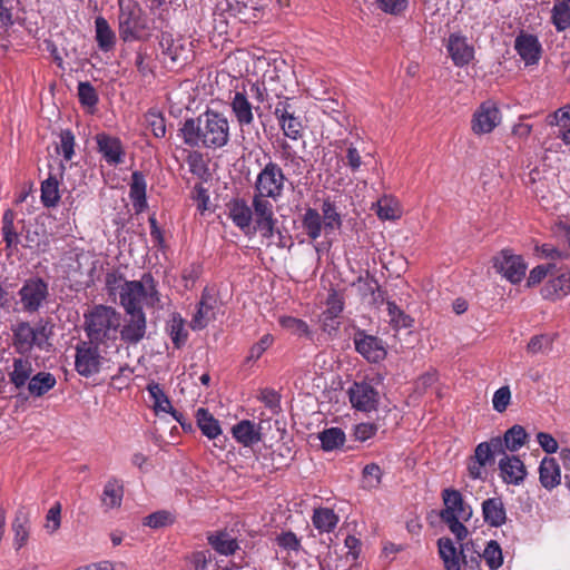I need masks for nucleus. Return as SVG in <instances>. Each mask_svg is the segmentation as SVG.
I'll list each match as a JSON object with an SVG mask.
<instances>
[{
	"label": "nucleus",
	"mask_w": 570,
	"mask_h": 570,
	"mask_svg": "<svg viewBox=\"0 0 570 570\" xmlns=\"http://www.w3.org/2000/svg\"><path fill=\"white\" fill-rule=\"evenodd\" d=\"M374 207L376 215L381 219H395L399 217L396 205L386 198L380 199Z\"/></svg>",
	"instance_id": "60"
},
{
	"label": "nucleus",
	"mask_w": 570,
	"mask_h": 570,
	"mask_svg": "<svg viewBox=\"0 0 570 570\" xmlns=\"http://www.w3.org/2000/svg\"><path fill=\"white\" fill-rule=\"evenodd\" d=\"M83 318V330L89 341L102 345L105 348L117 341L121 315L114 307L95 305L85 313Z\"/></svg>",
	"instance_id": "3"
},
{
	"label": "nucleus",
	"mask_w": 570,
	"mask_h": 570,
	"mask_svg": "<svg viewBox=\"0 0 570 570\" xmlns=\"http://www.w3.org/2000/svg\"><path fill=\"white\" fill-rule=\"evenodd\" d=\"M482 514L485 523L501 527L507 521V512L501 498H490L482 502Z\"/></svg>",
	"instance_id": "24"
},
{
	"label": "nucleus",
	"mask_w": 570,
	"mask_h": 570,
	"mask_svg": "<svg viewBox=\"0 0 570 570\" xmlns=\"http://www.w3.org/2000/svg\"><path fill=\"white\" fill-rule=\"evenodd\" d=\"M301 222L303 229L312 240L321 237L324 227L322 216L317 209L311 207L305 209Z\"/></svg>",
	"instance_id": "40"
},
{
	"label": "nucleus",
	"mask_w": 570,
	"mask_h": 570,
	"mask_svg": "<svg viewBox=\"0 0 570 570\" xmlns=\"http://www.w3.org/2000/svg\"><path fill=\"white\" fill-rule=\"evenodd\" d=\"M57 381L49 372H39L28 383V391L32 396L40 397L55 387Z\"/></svg>",
	"instance_id": "38"
},
{
	"label": "nucleus",
	"mask_w": 570,
	"mask_h": 570,
	"mask_svg": "<svg viewBox=\"0 0 570 570\" xmlns=\"http://www.w3.org/2000/svg\"><path fill=\"white\" fill-rule=\"evenodd\" d=\"M551 21L561 32L570 28V3L554 1L551 10Z\"/></svg>",
	"instance_id": "48"
},
{
	"label": "nucleus",
	"mask_w": 570,
	"mask_h": 570,
	"mask_svg": "<svg viewBox=\"0 0 570 570\" xmlns=\"http://www.w3.org/2000/svg\"><path fill=\"white\" fill-rule=\"evenodd\" d=\"M502 120L501 111L493 100L483 101L474 111L471 120V129L475 135L492 132Z\"/></svg>",
	"instance_id": "9"
},
{
	"label": "nucleus",
	"mask_w": 570,
	"mask_h": 570,
	"mask_svg": "<svg viewBox=\"0 0 570 570\" xmlns=\"http://www.w3.org/2000/svg\"><path fill=\"white\" fill-rule=\"evenodd\" d=\"M324 451H333L345 442V433L340 428H330L318 434Z\"/></svg>",
	"instance_id": "49"
},
{
	"label": "nucleus",
	"mask_w": 570,
	"mask_h": 570,
	"mask_svg": "<svg viewBox=\"0 0 570 570\" xmlns=\"http://www.w3.org/2000/svg\"><path fill=\"white\" fill-rule=\"evenodd\" d=\"M494 267L512 284L520 283L525 275L527 265L520 255H514L508 249L501 253L494 259Z\"/></svg>",
	"instance_id": "11"
},
{
	"label": "nucleus",
	"mask_w": 570,
	"mask_h": 570,
	"mask_svg": "<svg viewBox=\"0 0 570 570\" xmlns=\"http://www.w3.org/2000/svg\"><path fill=\"white\" fill-rule=\"evenodd\" d=\"M179 131L187 146L214 150L225 147L230 136L227 117L209 109L186 119Z\"/></svg>",
	"instance_id": "1"
},
{
	"label": "nucleus",
	"mask_w": 570,
	"mask_h": 570,
	"mask_svg": "<svg viewBox=\"0 0 570 570\" xmlns=\"http://www.w3.org/2000/svg\"><path fill=\"white\" fill-rule=\"evenodd\" d=\"M147 391L154 401L153 406L157 413L158 412L170 413L177 422H180V417L183 416V414L177 412L173 407L168 396L165 394L160 384H158L156 382H151L148 384Z\"/></svg>",
	"instance_id": "26"
},
{
	"label": "nucleus",
	"mask_w": 570,
	"mask_h": 570,
	"mask_svg": "<svg viewBox=\"0 0 570 570\" xmlns=\"http://www.w3.org/2000/svg\"><path fill=\"white\" fill-rule=\"evenodd\" d=\"M387 312L391 322L397 327H410L413 320L406 315L394 302H387Z\"/></svg>",
	"instance_id": "58"
},
{
	"label": "nucleus",
	"mask_w": 570,
	"mask_h": 570,
	"mask_svg": "<svg viewBox=\"0 0 570 570\" xmlns=\"http://www.w3.org/2000/svg\"><path fill=\"white\" fill-rule=\"evenodd\" d=\"M13 346L19 354L29 353L36 345L33 327L28 322H21L12 328Z\"/></svg>",
	"instance_id": "23"
},
{
	"label": "nucleus",
	"mask_w": 570,
	"mask_h": 570,
	"mask_svg": "<svg viewBox=\"0 0 570 570\" xmlns=\"http://www.w3.org/2000/svg\"><path fill=\"white\" fill-rule=\"evenodd\" d=\"M229 217L242 230L248 228L253 220L252 208L243 199H235L228 204Z\"/></svg>",
	"instance_id": "29"
},
{
	"label": "nucleus",
	"mask_w": 570,
	"mask_h": 570,
	"mask_svg": "<svg viewBox=\"0 0 570 570\" xmlns=\"http://www.w3.org/2000/svg\"><path fill=\"white\" fill-rule=\"evenodd\" d=\"M556 268L554 263H549L547 265H538L533 269H531L527 285L529 287L534 286L539 284L549 273L552 272V269Z\"/></svg>",
	"instance_id": "64"
},
{
	"label": "nucleus",
	"mask_w": 570,
	"mask_h": 570,
	"mask_svg": "<svg viewBox=\"0 0 570 570\" xmlns=\"http://www.w3.org/2000/svg\"><path fill=\"white\" fill-rule=\"evenodd\" d=\"M287 178L282 167L269 160L258 173L254 184V195L269 197L273 200H278L285 189Z\"/></svg>",
	"instance_id": "5"
},
{
	"label": "nucleus",
	"mask_w": 570,
	"mask_h": 570,
	"mask_svg": "<svg viewBox=\"0 0 570 570\" xmlns=\"http://www.w3.org/2000/svg\"><path fill=\"white\" fill-rule=\"evenodd\" d=\"M439 553L445 570H461V556L450 538L438 540Z\"/></svg>",
	"instance_id": "28"
},
{
	"label": "nucleus",
	"mask_w": 570,
	"mask_h": 570,
	"mask_svg": "<svg viewBox=\"0 0 570 570\" xmlns=\"http://www.w3.org/2000/svg\"><path fill=\"white\" fill-rule=\"evenodd\" d=\"M124 488L119 480L110 479L104 488L101 502L106 509L119 508L121 505Z\"/></svg>",
	"instance_id": "41"
},
{
	"label": "nucleus",
	"mask_w": 570,
	"mask_h": 570,
	"mask_svg": "<svg viewBox=\"0 0 570 570\" xmlns=\"http://www.w3.org/2000/svg\"><path fill=\"white\" fill-rule=\"evenodd\" d=\"M383 472L376 463L366 464L362 471V488L366 490L377 489L382 482Z\"/></svg>",
	"instance_id": "51"
},
{
	"label": "nucleus",
	"mask_w": 570,
	"mask_h": 570,
	"mask_svg": "<svg viewBox=\"0 0 570 570\" xmlns=\"http://www.w3.org/2000/svg\"><path fill=\"white\" fill-rule=\"evenodd\" d=\"M273 342L274 337L271 334L263 335L261 340L250 347L246 361L252 362L258 360L264 352L272 346Z\"/></svg>",
	"instance_id": "61"
},
{
	"label": "nucleus",
	"mask_w": 570,
	"mask_h": 570,
	"mask_svg": "<svg viewBox=\"0 0 570 570\" xmlns=\"http://www.w3.org/2000/svg\"><path fill=\"white\" fill-rule=\"evenodd\" d=\"M166 331L175 347L180 348L187 341L188 333L185 330V320L180 314L174 313L167 323Z\"/></svg>",
	"instance_id": "43"
},
{
	"label": "nucleus",
	"mask_w": 570,
	"mask_h": 570,
	"mask_svg": "<svg viewBox=\"0 0 570 570\" xmlns=\"http://www.w3.org/2000/svg\"><path fill=\"white\" fill-rule=\"evenodd\" d=\"M59 181L57 175L50 173L41 184V202L45 207H55L59 203Z\"/></svg>",
	"instance_id": "44"
},
{
	"label": "nucleus",
	"mask_w": 570,
	"mask_h": 570,
	"mask_svg": "<svg viewBox=\"0 0 570 570\" xmlns=\"http://www.w3.org/2000/svg\"><path fill=\"white\" fill-rule=\"evenodd\" d=\"M539 480L547 490H552L561 482V471L553 458H543L539 466Z\"/></svg>",
	"instance_id": "25"
},
{
	"label": "nucleus",
	"mask_w": 570,
	"mask_h": 570,
	"mask_svg": "<svg viewBox=\"0 0 570 570\" xmlns=\"http://www.w3.org/2000/svg\"><path fill=\"white\" fill-rule=\"evenodd\" d=\"M484 559L491 570L499 569L503 563V556L500 544L495 540H490L484 548L481 560Z\"/></svg>",
	"instance_id": "52"
},
{
	"label": "nucleus",
	"mask_w": 570,
	"mask_h": 570,
	"mask_svg": "<svg viewBox=\"0 0 570 570\" xmlns=\"http://www.w3.org/2000/svg\"><path fill=\"white\" fill-rule=\"evenodd\" d=\"M60 145L57 147L58 153L63 155L65 160H71L73 157L75 150V136L71 130L66 129L61 130L60 135Z\"/></svg>",
	"instance_id": "57"
},
{
	"label": "nucleus",
	"mask_w": 570,
	"mask_h": 570,
	"mask_svg": "<svg viewBox=\"0 0 570 570\" xmlns=\"http://www.w3.org/2000/svg\"><path fill=\"white\" fill-rule=\"evenodd\" d=\"M174 521L171 514L167 511H157L144 519V525L150 527L153 529H159L171 524Z\"/></svg>",
	"instance_id": "59"
},
{
	"label": "nucleus",
	"mask_w": 570,
	"mask_h": 570,
	"mask_svg": "<svg viewBox=\"0 0 570 570\" xmlns=\"http://www.w3.org/2000/svg\"><path fill=\"white\" fill-rule=\"evenodd\" d=\"M269 197L254 195L252 202V212L255 225L275 219L273 204Z\"/></svg>",
	"instance_id": "45"
},
{
	"label": "nucleus",
	"mask_w": 570,
	"mask_h": 570,
	"mask_svg": "<svg viewBox=\"0 0 570 570\" xmlns=\"http://www.w3.org/2000/svg\"><path fill=\"white\" fill-rule=\"evenodd\" d=\"M95 27L98 48L104 52L111 51L116 45V33L110 28L108 21L104 17H97Z\"/></svg>",
	"instance_id": "31"
},
{
	"label": "nucleus",
	"mask_w": 570,
	"mask_h": 570,
	"mask_svg": "<svg viewBox=\"0 0 570 570\" xmlns=\"http://www.w3.org/2000/svg\"><path fill=\"white\" fill-rule=\"evenodd\" d=\"M527 439L528 433L524 428L519 424L513 425L507 430L503 438H501L503 454L507 453V450L510 452H517L525 444Z\"/></svg>",
	"instance_id": "37"
},
{
	"label": "nucleus",
	"mask_w": 570,
	"mask_h": 570,
	"mask_svg": "<svg viewBox=\"0 0 570 570\" xmlns=\"http://www.w3.org/2000/svg\"><path fill=\"white\" fill-rule=\"evenodd\" d=\"M207 540L212 548L223 556H232L239 548L237 540L223 531L208 534Z\"/></svg>",
	"instance_id": "35"
},
{
	"label": "nucleus",
	"mask_w": 570,
	"mask_h": 570,
	"mask_svg": "<svg viewBox=\"0 0 570 570\" xmlns=\"http://www.w3.org/2000/svg\"><path fill=\"white\" fill-rule=\"evenodd\" d=\"M514 49L525 65H534L540 59L541 45L538 38L533 35L521 32L517 36Z\"/></svg>",
	"instance_id": "21"
},
{
	"label": "nucleus",
	"mask_w": 570,
	"mask_h": 570,
	"mask_svg": "<svg viewBox=\"0 0 570 570\" xmlns=\"http://www.w3.org/2000/svg\"><path fill=\"white\" fill-rule=\"evenodd\" d=\"M48 294V284L40 277L26 279L18 292L22 309L27 313L38 312Z\"/></svg>",
	"instance_id": "8"
},
{
	"label": "nucleus",
	"mask_w": 570,
	"mask_h": 570,
	"mask_svg": "<svg viewBox=\"0 0 570 570\" xmlns=\"http://www.w3.org/2000/svg\"><path fill=\"white\" fill-rule=\"evenodd\" d=\"M98 150L102 154L105 160L110 165L124 163V147L119 138L107 134H98L96 136Z\"/></svg>",
	"instance_id": "20"
},
{
	"label": "nucleus",
	"mask_w": 570,
	"mask_h": 570,
	"mask_svg": "<svg viewBox=\"0 0 570 570\" xmlns=\"http://www.w3.org/2000/svg\"><path fill=\"white\" fill-rule=\"evenodd\" d=\"M145 120L156 138L165 137L166 122L164 116L159 111L155 109L148 110L145 115Z\"/></svg>",
	"instance_id": "54"
},
{
	"label": "nucleus",
	"mask_w": 570,
	"mask_h": 570,
	"mask_svg": "<svg viewBox=\"0 0 570 570\" xmlns=\"http://www.w3.org/2000/svg\"><path fill=\"white\" fill-rule=\"evenodd\" d=\"M448 52L456 67H464L474 57V49L468 43L466 37L459 33H451L446 43Z\"/></svg>",
	"instance_id": "18"
},
{
	"label": "nucleus",
	"mask_w": 570,
	"mask_h": 570,
	"mask_svg": "<svg viewBox=\"0 0 570 570\" xmlns=\"http://www.w3.org/2000/svg\"><path fill=\"white\" fill-rule=\"evenodd\" d=\"M503 455L501 436H493L489 441L479 443L473 455L469 458L468 472L473 480L484 479V469L495 463V456Z\"/></svg>",
	"instance_id": "4"
},
{
	"label": "nucleus",
	"mask_w": 570,
	"mask_h": 570,
	"mask_svg": "<svg viewBox=\"0 0 570 570\" xmlns=\"http://www.w3.org/2000/svg\"><path fill=\"white\" fill-rule=\"evenodd\" d=\"M229 105L232 112L242 129L253 124L254 111L259 110V107H254L252 105L245 91H235Z\"/></svg>",
	"instance_id": "19"
},
{
	"label": "nucleus",
	"mask_w": 570,
	"mask_h": 570,
	"mask_svg": "<svg viewBox=\"0 0 570 570\" xmlns=\"http://www.w3.org/2000/svg\"><path fill=\"white\" fill-rule=\"evenodd\" d=\"M498 465L500 475L507 484L520 485L527 476L525 465L517 455L504 453Z\"/></svg>",
	"instance_id": "16"
},
{
	"label": "nucleus",
	"mask_w": 570,
	"mask_h": 570,
	"mask_svg": "<svg viewBox=\"0 0 570 570\" xmlns=\"http://www.w3.org/2000/svg\"><path fill=\"white\" fill-rule=\"evenodd\" d=\"M352 286L356 287L360 295L371 304H382L385 299L377 281L371 277L367 272L365 275H360Z\"/></svg>",
	"instance_id": "22"
},
{
	"label": "nucleus",
	"mask_w": 570,
	"mask_h": 570,
	"mask_svg": "<svg viewBox=\"0 0 570 570\" xmlns=\"http://www.w3.org/2000/svg\"><path fill=\"white\" fill-rule=\"evenodd\" d=\"M570 293V272L548 281L541 288L543 298L556 301Z\"/></svg>",
	"instance_id": "27"
},
{
	"label": "nucleus",
	"mask_w": 570,
	"mask_h": 570,
	"mask_svg": "<svg viewBox=\"0 0 570 570\" xmlns=\"http://www.w3.org/2000/svg\"><path fill=\"white\" fill-rule=\"evenodd\" d=\"M281 325L291 333L298 336H309L311 334L307 323L299 318L292 316L282 317Z\"/></svg>",
	"instance_id": "55"
},
{
	"label": "nucleus",
	"mask_w": 570,
	"mask_h": 570,
	"mask_svg": "<svg viewBox=\"0 0 570 570\" xmlns=\"http://www.w3.org/2000/svg\"><path fill=\"white\" fill-rule=\"evenodd\" d=\"M129 196L136 212H142L147 207L146 179L141 171H134L131 174Z\"/></svg>",
	"instance_id": "30"
},
{
	"label": "nucleus",
	"mask_w": 570,
	"mask_h": 570,
	"mask_svg": "<svg viewBox=\"0 0 570 570\" xmlns=\"http://www.w3.org/2000/svg\"><path fill=\"white\" fill-rule=\"evenodd\" d=\"M101 347L102 345H98L89 340L77 344L75 368L79 375L90 377L99 373L104 360Z\"/></svg>",
	"instance_id": "6"
},
{
	"label": "nucleus",
	"mask_w": 570,
	"mask_h": 570,
	"mask_svg": "<svg viewBox=\"0 0 570 570\" xmlns=\"http://www.w3.org/2000/svg\"><path fill=\"white\" fill-rule=\"evenodd\" d=\"M326 306L327 308L322 313L323 315H330V317H338V315L343 312L344 308V302L342 296L337 292L333 291L327 296Z\"/></svg>",
	"instance_id": "62"
},
{
	"label": "nucleus",
	"mask_w": 570,
	"mask_h": 570,
	"mask_svg": "<svg viewBox=\"0 0 570 570\" xmlns=\"http://www.w3.org/2000/svg\"><path fill=\"white\" fill-rule=\"evenodd\" d=\"M14 216L12 209H7L2 217V235L8 248L16 246L19 242L18 234L13 226Z\"/></svg>",
	"instance_id": "53"
},
{
	"label": "nucleus",
	"mask_w": 570,
	"mask_h": 570,
	"mask_svg": "<svg viewBox=\"0 0 570 570\" xmlns=\"http://www.w3.org/2000/svg\"><path fill=\"white\" fill-rule=\"evenodd\" d=\"M119 35L124 41L138 38L139 31L144 28L141 22V8L131 0L119 1Z\"/></svg>",
	"instance_id": "7"
},
{
	"label": "nucleus",
	"mask_w": 570,
	"mask_h": 570,
	"mask_svg": "<svg viewBox=\"0 0 570 570\" xmlns=\"http://www.w3.org/2000/svg\"><path fill=\"white\" fill-rule=\"evenodd\" d=\"M106 285L110 295L118 291L119 304L126 313L142 311V302L149 307L160 303L157 283L150 273H145L140 281H122L108 274Z\"/></svg>",
	"instance_id": "2"
},
{
	"label": "nucleus",
	"mask_w": 570,
	"mask_h": 570,
	"mask_svg": "<svg viewBox=\"0 0 570 570\" xmlns=\"http://www.w3.org/2000/svg\"><path fill=\"white\" fill-rule=\"evenodd\" d=\"M32 364L28 358H14L12 364V371L9 373L10 382L17 387L21 389L26 386L27 382L32 377Z\"/></svg>",
	"instance_id": "33"
},
{
	"label": "nucleus",
	"mask_w": 570,
	"mask_h": 570,
	"mask_svg": "<svg viewBox=\"0 0 570 570\" xmlns=\"http://www.w3.org/2000/svg\"><path fill=\"white\" fill-rule=\"evenodd\" d=\"M78 98L81 105L94 107L98 102V95L94 86L88 81H81L78 85Z\"/></svg>",
	"instance_id": "56"
},
{
	"label": "nucleus",
	"mask_w": 570,
	"mask_h": 570,
	"mask_svg": "<svg viewBox=\"0 0 570 570\" xmlns=\"http://www.w3.org/2000/svg\"><path fill=\"white\" fill-rule=\"evenodd\" d=\"M355 350L368 362L379 363L386 357V348L381 338L368 335L363 330H358L353 338Z\"/></svg>",
	"instance_id": "12"
},
{
	"label": "nucleus",
	"mask_w": 570,
	"mask_h": 570,
	"mask_svg": "<svg viewBox=\"0 0 570 570\" xmlns=\"http://www.w3.org/2000/svg\"><path fill=\"white\" fill-rule=\"evenodd\" d=\"M233 436L245 446L261 441V434L255 424L249 420H243L232 429Z\"/></svg>",
	"instance_id": "36"
},
{
	"label": "nucleus",
	"mask_w": 570,
	"mask_h": 570,
	"mask_svg": "<svg viewBox=\"0 0 570 570\" xmlns=\"http://www.w3.org/2000/svg\"><path fill=\"white\" fill-rule=\"evenodd\" d=\"M275 116L281 125L284 135L293 140L302 136V121L296 117L288 100L277 102L275 107Z\"/></svg>",
	"instance_id": "14"
},
{
	"label": "nucleus",
	"mask_w": 570,
	"mask_h": 570,
	"mask_svg": "<svg viewBox=\"0 0 570 570\" xmlns=\"http://www.w3.org/2000/svg\"><path fill=\"white\" fill-rule=\"evenodd\" d=\"M461 563L471 569L479 568L482 553L473 540L460 543Z\"/></svg>",
	"instance_id": "50"
},
{
	"label": "nucleus",
	"mask_w": 570,
	"mask_h": 570,
	"mask_svg": "<svg viewBox=\"0 0 570 570\" xmlns=\"http://www.w3.org/2000/svg\"><path fill=\"white\" fill-rule=\"evenodd\" d=\"M350 401L353 407L370 412L374 410L379 402V394L367 382H355L348 390Z\"/></svg>",
	"instance_id": "15"
},
{
	"label": "nucleus",
	"mask_w": 570,
	"mask_h": 570,
	"mask_svg": "<svg viewBox=\"0 0 570 570\" xmlns=\"http://www.w3.org/2000/svg\"><path fill=\"white\" fill-rule=\"evenodd\" d=\"M147 318L144 311L126 313L118 330L120 340L128 345H137L145 338Z\"/></svg>",
	"instance_id": "10"
},
{
	"label": "nucleus",
	"mask_w": 570,
	"mask_h": 570,
	"mask_svg": "<svg viewBox=\"0 0 570 570\" xmlns=\"http://www.w3.org/2000/svg\"><path fill=\"white\" fill-rule=\"evenodd\" d=\"M564 236L567 238L568 245L564 248H559L552 244H542L541 246H537V252L541 254L542 257L551 261H563L570 257V228L566 229Z\"/></svg>",
	"instance_id": "47"
},
{
	"label": "nucleus",
	"mask_w": 570,
	"mask_h": 570,
	"mask_svg": "<svg viewBox=\"0 0 570 570\" xmlns=\"http://www.w3.org/2000/svg\"><path fill=\"white\" fill-rule=\"evenodd\" d=\"M510 400L511 391L509 386L500 387L499 390L495 391L492 399L493 409L499 413L504 412L508 405L510 404Z\"/></svg>",
	"instance_id": "63"
},
{
	"label": "nucleus",
	"mask_w": 570,
	"mask_h": 570,
	"mask_svg": "<svg viewBox=\"0 0 570 570\" xmlns=\"http://www.w3.org/2000/svg\"><path fill=\"white\" fill-rule=\"evenodd\" d=\"M322 222L325 234H331L332 232L340 229L342 227V216L337 212L336 206L330 199H325L322 203Z\"/></svg>",
	"instance_id": "42"
},
{
	"label": "nucleus",
	"mask_w": 570,
	"mask_h": 570,
	"mask_svg": "<svg viewBox=\"0 0 570 570\" xmlns=\"http://www.w3.org/2000/svg\"><path fill=\"white\" fill-rule=\"evenodd\" d=\"M218 302L214 295L207 289L202 294V298L198 303V308L190 321V327L194 331H200L205 328L210 321L216 318V312Z\"/></svg>",
	"instance_id": "17"
},
{
	"label": "nucleus",
	"mask_w": 570,
	"mask_h": 570,
	"mask_svg": "<svg viewBox=\"0 0 570 570\" xmlns=\"http://www.w3.org/2000/svg\"><path fill=\"white\" fill-rule=\"evenodd\" d=\"M197 425L202 433L208 439H215L222 433L218 420L205 407H199L196 412Z\"/></svg>",
	"instance_id": "39"
},
{
	"label": "nucleus",
	"mask_w": 570,
	"mask_h": 570,
	"mask_svg": "<svg viewBox=\"0 0 570 570\" xmlns=\"http://www.w3.org/2000/svg\"><path fill=\"white\" fill-rule=\"evenodd\" d=\"M159 45L163 53L173 62H184L188 58V49L184 47L180 40H174L170 33H161Z\"/></svg>",
	"instance_id": "32"
},
{
	"label": "nucleus",
	"mask_w": 570,
	"mask_h": 570,
	"mask_svg": "<svg viewBox=\"0 0 570 570\" xmlns=\"http://www.w3.org/2000/svg\"><path fill=\"white\" fill-rule=\"evenodd\" d=\"M12 531L14 533L13 546L16 550H19L29 539V517L23 508L16 512V517L12 522Z\"/></svg>",
	"instance_id": "34"
},
{
	"label": "nucleus",
	"mask_w": 570,
	"mask_h": 570,
	"mask_svg": "<svg viewBox=\"0 0 570 570\" xmlns=\"http://www.w3.org/2000/svg\"><path fill=\"white\" fill-rule=\"evenodd\" d=\"M442 499L445 508L441 511V519L450 518L451 514L462 521H469L472 518V508L466 504L460 491L454 489H444Z\"/></svg>",
	"instance_id": "13"
},
{
	"label": "nucleus",
	"mask_w": 570,
	"mask_h": 570,
	"mask_svg": "<svg viewBox=\"0 0 570 570\" xmlns=\"http://www.w3.org/2000/svg\"><path fill=\"white\" fill-rule=\"evenodd\" d=\"M313 524L321 532H331L338 522V517L332 509L318 508L313 513Z\"/></svg>",
	"instance_id": "46"
}]
</instances>
